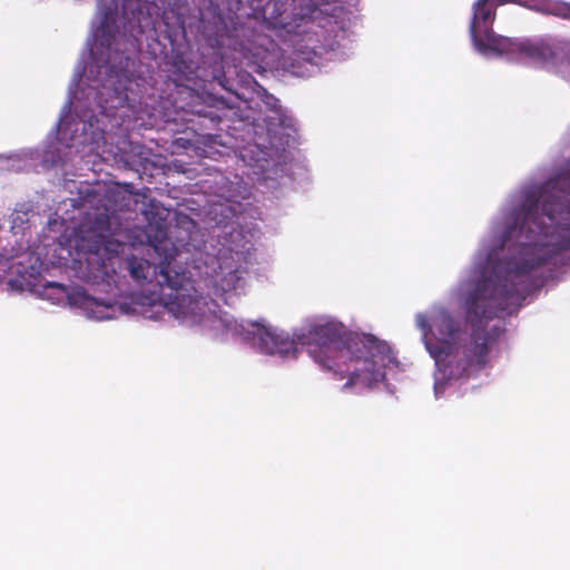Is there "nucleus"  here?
Returning a JSON list of instances; mask_svg holds the SVG:
<instances>
[{
    "mask_svg": "<svg viewBox=\"0 0 570 570\" xmlns=\"http://www.w3.org/2000/svg\"><path fill=\"white\" fill-rule=\"evenodd\" d=\"M208 118L215 125L218 124V121L220 120V118L217 115H210Z\"/></svg>",
    "mask_w": 570,
    "mask_h": 570,
    "instance_id": "6ab92c4d",
    "label": "nucleus"
},
{
    "mask_svg": "<svg viewBox=\"0 0 570 570\" xmlns=\"http://www.w3.org/2000/svg\"><path fill=\"white\" fill-rule=\"evenodd\" d=\"M499 3L511 2V0H497Z\"/></svg>",
    "mask_w": 570,
    "mask_h": 570,
    "instance_id": "412c9836",
    "label": "nucleus"
},
{
    "mask_svg": "<svg viewBox=\"0 0 570 570\" xmlns=\"http://www.w3.org/2000/svg\"><path fill=\"white\" fill-rule=\"evenodd\" d=\"M431 321L436 342L426 341V350L435 361L438 380L468 379L487 365L493 343L488 332L474 328L466 341L461 324L445 309L434 312Z\"/></svg>",
    "mask_w": 570,
    "mask_h": 570,
    "instance_id": "7ed1b4c3",
    "label": "nucleus"
},
{
    "mask_svg": "<svg viewBox=\"0 0 570 570\" xmlns=\"http://www.w3.org/2000/svg\"><path fill=\"white\" fill-rule=\"evenodd\" d=\"M511 50L544 67L570 69V41L568 40H522L511 43Z\"/></svg>",
    "mask_w": 570,
    "mask_h": 570,
    "instance_id": "423d86ee",
    "label": "nucleus"
},
{
    "mask_svg": "<svg viewBox=\"0 0 570 570\" xmlns=\"http://www.w3.org/2000/svg\"><path fill=\"white\" fill-rule=\"evenodd\" d=\"M110 189H119V190H120V193H121V194H120V196H119V198H118V205H121V206H122V209H124L125 207H127V205H128V204H127V203H125V200H126L125 193L131 194V190L125 189V191H124L119 186L110 187V188H108V189H106V190H105L104 195H101V196L98 198V202L100 203V206L104 208V203H106V200H105V195H106V193H107L108 190H110Z\"/></svg>",
    "mask_w": 570,
    "mask_h": 570,
    "instance_id": "4468645a",
    "label": "nucleus"
},
{
    "mask_svg": "<svg viewBox=\"0 0 570 570\" xmlns=\"http://www.w3.org/2000/svg\"><path fill=\"white\" fill-rule=\"evenodd\" d=\"M442 386V383L441 382H436L435 383V392L438 393L439 392V389H441Z\"/></svg>",
    "mask_w": 570,
    "mask_h": 570,
    "instance_id": "aec40b11",
    "label": "nucleus"
},
{
    "mask_svg": "<svg viewBox=\"0 0 570 570\" xmlns=\"http://www.w3.org/2000/svg\"><path fill=\"white\" fill-rule=\"evenodd\" d=\"M173 73H174V81L176 83H180L183 81L191 80L194 70L191 68V65L185 60L183 55L177 53L173 57Z\"/></svg>",
    "mask_w": 570,
    "mask_h": 570,
    "instance_id": "1a4fd4ad",
    "label": "nucleus"
},
{
    "mask_svg": "<svg viewBox=\"0 0 570 570\" xmlns=\"http://www.w3.org/2000/svg\"><path fill=\"white\" fill-rule=\"evenodd\" d=\"M275 27L283 28V29H285L288 32L291 31L289 24L288 23H284L282 21H279V23L275 24Z\"/></svg>",
    "mask_w": 570,
    "mask_h": 570,
    "instance_id": "a211bd4d",
    "label": "nucleus"
},
{
    "mask_svg": "<svg viewBox=\"0 0 570 570\" xmlns=\"http://www.w3.org/2000/svg\"><path fill=\"white\" fill-rule=\"evenodd\" d=\"M171 255L155 269L156 282L167 309L177 318L203 323L215 315L216 303L198 292L188 271L173 265Z\"/></svg>",
    "mask_w": 570,
    "mask_h": 570,
    "instance_id": "39448f33",
    "label": "nucleus"
},
{
    "mask_svg": "<svg viewBox=\"0 0 570 570\" xmlns=\"http://www.w3.org/2000/svg\"><path fill=\"white\" fill-rule=\"evenodd\" d=\"M267 99H268V100L266 101V104H267L268 106H271V109H272V110H276V107H278V104H277V102H278V100H277L276 98H274L272 95H268V96H267Z\"/></svg>",
    "mask_w": 570,
    "mask_h": 570,
    "instance_id": "f3484780",
    "label": "nucleus"
},
{
    "mask_svg": "<svg viewBox=\"0 0 570 570\" xmlns=\"http://www.w3.org/2000/svg\"><path fill=\"white\" fill-rule=\"evenodd\" d=\"M110 189H119V190H120V193H121V194H120V196H119V198H118V205H121V206H122V209H124L125 207H127V205H128V204H127V203H125V200H126L125 193L131 194V190L125 189V191H124L119 186L110 187V188H108V189H106V190H105L104 195H101V196L98 198V202L100 203V206L104 208V203H106V200H105V195H106V193H107L108 190H110Z\"/></svg>",
    "mask_w": 570,
    "mask_h": 570,
    "instance_id": "2eb2a0df",
    "label": "nucleus"
},
{
    "mask_svg": "<svg viewBox=\"0 0 570 570\" xmlns=\"http://www.w3.org/2000/svg\"><path fill=\"white\" fill-rule=\"evenodd\" d=\"M96 37L99 39V42L102 47L110 49L112 45L114 36L110 32V26L108 23V17L106 16L104 21H101L100 26L96 31Z\"/></svg>",
    "mask_w": 570,
    "mask_h": 570,
    "instance_id": "f8f14e48",
    "label": "nucleus"
},
{
    "mask_svg": "<svg viewBox=\"0 0 570 570\" xmlns=\"http://www.w3.org/2000/svg\"><path fill=\"white\" fill-rule=\"evenodd\" d=\"M222 262L219 263V269L222 274H225V279L227 282V286L230 288H235L237 282L240 279V274L243 269L239 265L230 264L226 261V258L222 257Z\"/></svg>",
    "mask_w": 570,
    "mask_h": 570,
    "instance_id": "9b49d317",
    "label": "nucleus"
},
{
    "mask_svg": "<svg viewBox=\"0 0 570 570\" xmlns=\"http://www.w3.org/2000/svg\"><path fill=\"white\" fill-rule=\"evenodd\" d=\"M416 323L419 328L423 332V340L424 344L426 345V341H431L428 336L432 332V330H434L432 321L429 320L425 315L419 314L416 317Z\"/></svg>",
    "mask_w": 570,
    "mask_h": 570,
    "instance_id": "ddd939ff",
    "label": "nucleus"
},
{
    "mask_svg": "<svg viewBox=\"0 0 570 570\" xmlns=\"http://www.w3.org/2000/svg\"><path fill=\"white\" fill-rule=\"evenodd\" d=\"M255 336L265 354L282 357L296 356L297 345L306 346L308 354L336 379L348 377L344 387L361 384L370 386L383 375L382 367L390 352L389 345L373 335L346 334L333 322L313 323L294 338L273 328L256 325Z\"/></svg>",
    "mask_w": 570,
    "mask_h": 570,
    "instance_id": "f03ea898",
    "label": "nucleus"
},
{
    "mask_svg": "<svg viewBox=\"0 0 570 570\" xmlns=\"http://www.w3.org/2000/svg\"><path fill=\"white\" fill-rule=\"evenodd\" d=\"M510 243L519 247V262L503 266L492 250L484 263L475 266L479 278L463 302L466 322L472 326L499 312L518 308L529 292L527 276L541 266L562 263V253L570 250V161L554 177L525 191L499 249Z\"/></svg>",
    "mask_w": 570,
    "mask_h": 570,
    "instance_id": "f257e3e1",
    "label": "nucleus"
},
{
    "mask_svg": "<svg viewBox=\"0 0 570 570\" xmlns=\"http://www.w3.org/2000/svg\"><path fill=\"white\" fill-rule=\"evenodd\" d=\"M119 189H110L105 195L104 210L87 213L77 228V248L87 254L88 282L109 283L115 274V259L124 248V243L115 237L110 219L116 212L122 210L118 205Z\"/></svg>",
    "mask_w": 570,
    "mask_h": 570,
    "instance_id": "20e7f679",
    "label": "nucleus"
},
{
    "mask_svg": "<svg viewBox=\"0 0 570 570\" xmlns=\"http://www.w3.org/2000/svg\"><path fill=\"white\" fill-rule=\"evenodd\" d=\"M533 9L561 19H570V3L560 0H537Z\"/></svg>",
    "mask_w": 570,
    "mask_h": 570,
    "instance_id": "6e6552de",
    "label": "nucleus"
},
{
    "mask_svg": "<svg viewBox=\"0 0 570 570\" xmlns=\"http://www.w3.org/2000/svg\"><path fill=\"white\" fill-rule=\"evenodd\" d=\"M495 18V7L490 0H476L473 4V17L470 23V35L475 47L484 51L495 42L492 24Z\"/></svg>",
    "mask_w": 570,
    "mask_h": 570,
    "instance_id": "0eeeda50",
    "label": "nucleus"
},
{
    "mask_svg": "<svg viewBox=\"0 0 570 570\" xmlns=\"http://www.w3.org/2000/svg\"><path fill=\"white\" fill-rule=\"evenodd\" d=\"M130 276L137 282H144L148 277L150 264L147 259L130 257L127 262Z\"/></svg>",
    "mask_w": 570,
    "mask_h": 570,
    "instance_id": "9d476101",
    "label": "nucleus"
},
{
    "mask_svg": "<svg viewBox=\"0 0 570 570\" xmlns=\"http://www.w3.org/2000/svg\"><path fill=\"white\" fill-rule=\"evenodd\" d=\"M82 296V305L86 307V308H92L94 306H99L101 305L100 302L97 299V298H94L87 294H81ZM104 306H107L106 304H102Z\"/></svg>",
    "mask_w": 570,
    "mask_h": 570,
    "instance_id": "dca6fc26",
    "label": "nucleus"
}]
</instances>
